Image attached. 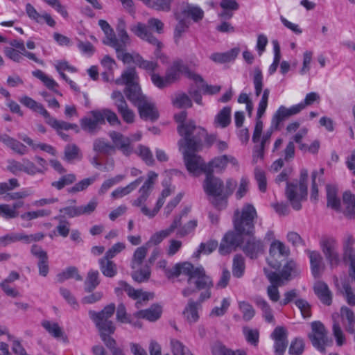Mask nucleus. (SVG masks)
<instances>
[{
	"label": "nucleus",
	"mask_w": 355,
	"mask_h": 355,
	"mask_svg": "<svg viewBox=\"0 0 355 355\" xmlns=\"http://www.w3.org/2000/svg\"><path fill=\"white\" fill-rule=\"evenodd\" d=\"M257 211L253 205L243 206L241 213H234V226L235 232H228L223 236L218 251L226 255L240 247L244 254L252 259H257L264 251L263 241L254 236V223Z\"/></svg>",
	"instance_id": "obj_1"
},
{
	"label": "nucleus",
	"mask_w": 355,
	"mask_h": 355,
	"mask_svg": "<svg viewBox=\"0 0 355 355\" xmlns=\"http://www.w3.org/2000/svg\"><path fill=\"white\" fill-rule=\"evenodd\" d=\"M115 312V304L110 303L101 311L90 310L88 312L89 318L94 322L101 340L109 348L113 355H125L123 350L116 347V340L111 336L116 330V327L110 318Z\"/></svg>",
	"instance_id": "obj_2"
},
{
	"label": "nucleus",
	"mask_w": 355,
	"mask_h": 355,
	"mask_svg": "<svg viewBox=\"0 0 355 355\" xmlns=\"http://www.w3.org/2000/svg\"><path fill=\"white\" fill-rule=\"evenodd\" d=\"M203 138L200 137L199 144H193L196 139L187 140L185 143L178 142L180 150L183 155V160L187 171L194 176H198L200 173H206V163L203 159L196 154L203 147Z\"/></svg>",
	"instance_id": "obj_3"
},
{
	"label": "nucleus",
	"mask_w": 355,
	"mask_h": 355,
	"mask_svg": "<svg viewBox=\"0 0 355 355\" xmlns=\"http://www.w3.org/2000/svg\"><path fill=\"white\" fill-rule=\"evenodd\" d=\"M182 73L185 74L189 78L193 80L196 83H202L204 81L200 75L191 71L189 67L184 65L181 60L174 61L172 65L166 69L164 76L153 73L151 74V80L157 87L163 89L178 81Z\"/></svg>",
	"instance_id": "obj_4"
},
{
	"label": "nucleus",
	"mask_w": 355,
	"mask_h": 355,
	"mask_svg": "<svg viewBox=\"0 0 355 355\" xmlns=\"http://www.w3.org/2000/svg\"><path fill=\"white\" fill-rule=\"evenodd\" d=\"M184 272L189 277L187 282L189 284H194L196 290L204 291L200 296V302L211 297V288L214 284L211 277L206 274L202 266L194 267L193 264H185Z\"/></svg>",
	"instance_id": "obj_5"
},
{
	"label": "nucleus",
	"mask_w": 355,
	"mask_h": 355,
	"mask_svg": "<svg viewBox=\"0 0 355 355\" xmlns=\"http://www.w3.org/2000/svg\"><path fill=\"white\" fill-rule=\"evenodd\" d=\"M187 112L182 111L174 115L175 121L178 123L177 131L181 139L178 142L185 143L187 140L196 139L193 144H199L200 137H204L206 135V130L199 125H197L194 121H187Z\"/></svg>",
	"instance_id": "obj_6"
},
{
	"label": "nucleus",
	"mask_w": 355,
	"mask_h": 355,
	"mask_svg": "<svg viewBox=\"0 0 355 355\" xmlns=\"http://www.w3.org/2000/svg\"><path fill=\"white\" fill-rule=\"evenodd\" d=\"M92 117L85 116L80 120L81 128L89 134H95L99 125L105 123V119L111 125H120L117 115L110 109L96 110L90 112Z\"/></svg>",
	"instance_id": "obj_7"
},
{
	"label": "nucleus",
	"mask_w": 355,
	"mask_h": 355,
	"mask_svg": "<svg viewBox=\"0 0 355 355\" xmlns=\"http://www.w3.org/2000/svg\"><path fill=\"white\" fill-rule=\"evenodd\" d=\"M308 171L302 169L299 182H286L285 190L286 197L293 209L299 211L302 209L301 202L306 200Z\"/></svg>",
	"instance_id": "obj_8"
},
{
	"label": "nucleus",
	"mask_w": 355,
	"mask_h": 355,
	"mask_svg": "<svg viewBox=\"0 0 355 355\" xmlns=\"http://www.w3.org/2000/svg\"><path fill=\"white\" fill-rule=\"evenodd\" d=\"M311 332L308 334L313 346L322 353H325V346L329 344L328 331L320 321L311 324Z\"/></svg>",
	"instance_id": "obj_9"
},
{
	"label": "nucleus",
	"mask_w": 355,
	"mask_h": 355,
	"mask_svg": "<svg viewBox=\"0 0 355 355\" xmlns=\"http://www.w3.org/2000/svg\"><path fill=\"white\" fill-rule=\"evenodd\" d=\"M206 178L202 183L205 193L214 198L212 203L219 207V200L223 201V180L214 174L205 173Z\"/></svg>",
	"instance_id": "obj_10"
},
{
	"label": "nucleus",
	"mask_w": 355,
	"mask_h": 355,
	"mask_svg": "<svg viewBox=\"0 0 355 355\" xmlns=\"http://www.w3.org/2000/svg\"><path fill=\"white\" fill-rule=\"evenodd\" d=\"M321 250L331 268H335L340 263L338 241L333 236H323L320 241Z\"/></svg>",
	"instance_id": "obj_11"
},
{
	"label": "nucleus",
	"mask_w": 355,
	"mask_h": 355,
	"mask_svg": "<svg viewBox=\"0 0 355 355\" xmlns=\"http://www.w3.org/2000/svg\"><path fill=\"white\" fill-rule=\"evenodd\" d=\"M263 272L270 283V285L267 288V295L272 302H277L280 299L278 288L284 286V282L279 279L275 271L265 268H263Z\"/></svg>",
	"instance_id": "obj_12"
},
{
	"label": "nucleus",
	"mask_w": 355,
	"mask_h": 355,
	"mask_svg": "<svg viewBox=\"0 0 355 355\" xmlns=\"http://www.w3.org/2000/svg\"><path fill=\"white\" fill-rule=\"evenodd\" d=\"M109 136L113 143L114 153L116 149L125 156H129L132 153V139L130 137H125L121 132L116 131L110 132Z\"/></svg>",
	"instance_id": "obj_13"
},
{
	"label": "nucleus",
	"mask_w": 355,
	"mask_h": 355,
	"mask_svg": "<svg viewBox=\"0 0 355 355\" xmlns=\"http://www.w3.org/2000/svg\"><path fill=\"white\" fill-rule=\"evenodd\" d=\"M111 98L114 101L117 111L121 115L123 121L128 123H132L134 121L135 114L128 107L122 93L120 91H114Z\"/></svg>",
	"instance_id": "obj_14"
},
{
	"label": "nucleus",
	"mask_w": 355,
	"mask_h": 355,
	"mask_svg": "<svg viewBox=\"0 0 355 355\" xmlns=\"http://www.w3.org/2000/svg\"><path fill=\"white\" fill-rule=\"evenodd\" d=\"M111 98L114 101L117 111L121 115L123 121L128 123H132L134 121L135 114L128 107L122 93L120 91H114Z\"/></svg>",
	"instance_id": "obj_15"
},
{
	"label": "nucleus",
	"mask_w": 355,
	"mask_h": 355,
	"mask_svg": "<svg viewBox=\"0 0 355 355\" xmlns=\"http://www.w3.org/2000/svg\"><path fill=\"white\" fill-rule=\"evenodd\" d=\"M302 111L301 105H295L290 108L281 105L274 114L271 121V128L277 130L280 123L291 116L298 114Z\"/></svg>",
	"instance_id": "obj_16"
},
{
	"label": "nucleus",
	"mask_w": 355,
	"mask_h": 355,
	"mask_svg": "<svg viewBox=\"0 0 355 355\" xmlns=\"http://www.w3.org/2000/svg\"><path fill=\"white\" fill-rule=\"evenodd\" d=\"M157 178V174L153 171H150L148 173L147 180L139 189V196L135 200H134L132 205L136 207H141L143 205V204L147 200L148 196H150Z\"/></svg>",
	"instance_id": "obj_17"
},
{
	"label": "nucleus",
	"mask_w": 355,
	"mask_h": 355,
	"mask_svg": "<svg viewBox=\"0 0 355 355\" xmlns=\"http://www.w3.org/2000/svg\"><path fill=\"white\" fill-rule=\"evenodd\" d=\"M274 340L275 352L278 355H283L288 346L287 332L283 327H277L271 334Z\"/></svg>",
	"instance_id": "obj_18"
},
{
	"label": "nucleus",
	"mask_w": 355,
	"mask_h": 355,
	"mask_svg": "<svg viewBox=\"0 0 355 355\" xmlns=\"http://www.w3.org/2000/svg\"><path fill=\"white\" fill-rule=\"evenodd\" d=\"M138 108L140 117L144 120L156 121L159 117V113L153 103L147 98L136 105Z\"/></svg>",
	"instance_id": "obj_19"
},
{
	"label": "nucleus",
	"mask_w": 355,
	"mask_h": 355,
	"mask_svg": "<svg viewBox=\"0 0 355 355\" xmlns=\"http://www.w3.org/2000/svg\"><path fill=\"white\" fill-rule=\"evenodd\" d=\"M350 282L349 280L344 279L340 284L337 278L334 281L338 294L343 296L349 306H355V288L350 286Z\"/></svg>",
	"instance_id": "obj_20"
},
{
	"label": "nucleus",
	"mask_w": 355,
	"mask_h": 355,
	"mask_svg": "<svg viewBox=\"0 0 355 355\" xmlns=\"http://www.w3.org/2000/svg\"><path fill=\"white\" fill-rule=\"evenodd\" d=\"M131 31L139 38L146 40L149 44L155 46H163L162 43L155 37L148 28L142 23H138L136 26L131 28Z\"/></svg>",
	"instance_id": "obj_21"
},
{
	"label": "nucleus",
	"mask_w": 355,
	"mask_h": 355,
	"mask_svg": "<svg viewBox=\"0 0 355 355\" xmlns=\"http://www.w3.org/2000/svg\"><path fill=\"white\" fill-rule=\"evenodd\" d=\"M301 272L299 266L293 261L291 260L283 266L277 275L280 280L284 282L286 285L293 278L298 276Z\"/></svg>",
	"instance_id": "obj_22"
},
{
	"label": "nucleus",
	"mask_w": 355,
	"mask_h": 355,
	"mask_svg": "<svg viewBox=\"0 0 355 355\" xmlns=\"http://www.w3.org/2000/svg\"><path fill=\"white\" fill-rule=\"evenodd\" d=\"M313 291L320 302L330 306L332 304L333 295L328 285L322 281H318L314 284Z\"/></svg>",
	"instance_id": "obj_23"
},
{
	"label": "nucleus",
	"mask_w": 355,
	"mask_h": 355,
	"mask_svg": "<svg viewBox=\"0 0 355 355\" xmlns=\"http://www.w3.org/2000/svg\"><path fill=\"white\" fill-rule=\"evenodd\" d=\"M202 302H200V298L197 301H194L193 299L189 300L187 306L182 311V314L190 324L198 321L199 318L198 310L201 308Z\"/></svg>",
	"instance_id": "obj_24"
},
{
	"label": "nucleus",
	"mask_w": 355,
	"mask_h": 355,
	"mask_svg": "<svg viewBox=\"0 0 355 355\" xmlns=\"http://www.w3.org/2000/svg\"><path fill=\"white\" fill-rule=\"evenodd\" d=\"M124 93L127 98L135 106L146 98V96L141 94V87L138 83L125 87Z\"/></svg>",
	"instance_id": "obj_25"
},
{
	"label": "nucleus",
	"mask_w": 355,
	"mask_h": 355,
	"mask_svg": "<svg viewBox=\"0 0 355 355\" xmlns=\"http://www.w3.org/2000/svg\"><path fill=\"white\" fill-rule=\"evenodd\" d=\"M162 315V308L157 304L152 305L149 309L140 310L135 313V316L139 318L146 319L150 322L157 320Z\"/></svg>",
	"instance_id": "obj_26"
},
{
	"label": "nucleus",
	"mask_w": 355,
	"mask_h": 355,
	"mask_svg": "<svg viewBox=\"0 0 355 355\" xmlns=\"http://www.w3.org/2000/svg\"><path fill=\"white\" fill-rule=\"evenodd\" d=\"M310 258L311 270L315 278L320 276L322 270V257L318 251L307 250Z\"/></svg>",
	"instance_id": "obj_27"
},
{
	"label": "nucleus",
	"mask_w": 355,
	"mask_h": 355,
	"mask_svg": "<svg viewBox=\"0 0 355 355\" xmlns=\"http://www.w3.org/2000/svg\"><path fill=\"white\" fill-rule=\"evenodd\" d=\"M98 262L100 270L104 276L112 278L117 274L116 264L110 259L103 257Z\"/></svg>",
	"instance_id": "obj_28"
},
{
	"label": "nucleus",
	"mask_w": 355,
	"mask_h": 355,
	"mask_svg": "<svg viewBox=\"0 0 355 355\" xmlns=\"http://www.w3.org/2000/svg\"><path fill=\"white\" fill-rule=\"evenodd\" d=\"M180 15L191 18L194 22L201 21L204 17V11L198 6L187 3L182 9Z\"/></svg>",
	"instance_id": "obj_29"
},
{
	"label": "nucleus",
	"mask_w": 355,
	"mask_h": 355,
	"mask_svg": "<svg viewBox=\"0 0 355 355\" xmlns=\"http://www.w3.org/2000/svg\"><path fill=\"white\" fill-rule=\"evenodd\" d=\"M240 49L234 48L225 53H214L210 55V59L216 63H226L234 60L237 57Z\"/></svg>",
	"instance_id": "obj_30"
},
{
	"label": "nucleus",
	"mask_w": 355,
	"mask_h": 355,
	"mask_svg": "<svg viewBox=\"0 0 355 355\" xmlns=\"http://www.w3.org/2000/svg\"><path fill=\"white\" fill-rule=\"evenodd\" d=\"M340 316L343 320H346L345 330L349 334L355 333V315L354 311L346 306L340 308Z\"/></svg>",
	"instance_id": "obj_31"
},
{
	"label": "nucleus",
	"mask_w": 355,
	"mask_h": 355,
	"mask_svg": "<svg viewBox=\"0 0 355 355\" xmlns=\"http://www.w3.org/2000/svg\"><path fill=\"white\" fill-rule=\"evenodd\" d=\"M254 303L261 310L262 315L265 320L268 323H274L275 318L272 309L268 302L264 298L258 296L255 297Z\"/></svg>",
	"instance_id": "obj_32"
},
{
	"label": "nucleus",
	"mask_w": 355,
	"mask_h": 355,
	"mask_svg": "<svg viewBox=\"0 0 355 355\" xmlns=\"http://www.w3.org/2000/svg\"><path fill=\"white\" fill-rule=\"evenodd\" d=\"M100 275L98 270L88 271L84 282V290L86 293L93 292L100 284Z\"/></svg>",
	"instance_id": "obj_33"
},
{
	"label": "nucleus",
	"mask_w": 355,
	"mask_h": 355,
	"mask_svg": "<svg viewBox=\"0 0 355 355\" xmlns=\"http://www.w3.org/2000/svg\"><path fill=\"white\" fill-rule=\"evenodd\" d=\"M1 139V142H3L6 146L11 148L15 153L21 155L27 153L28 149L25 145L17 139L10 137L7 134H3V137Z\"/></svg>",
	"instance_id": "obj_34"
},
{
	"label": "nucleus",
	"mask_w": 355,
	"mask_h": 355,
	"mask_svg": "<svg viewBox=\"0 0 355 355\" xmlns=\"http://www.w3.org/2000/svg\"><path fill=\"white\" fill-rule=\"evenodd\" d=\"M34 77L40 80L44 85L49 89L52 90L55 94L62 96V93L60 92L56 88L58 87V84L51 77L46 75L42 71L37 69L32 72Z\"/></svg>",
	"instance_id": "obj_35"
},
{
	"label": "nucleus",
	"mask_w": 355,
	"mask_h": 355,
	"mask_svg": "<svg viewBox=\"0 0 355 355\" xmlns=\"http://www.w3.org/2000/svg\"><path fill=\"white\" fill-rule=\"evenodd\" d=\"M327 207L335 210H339L340 207V200L337 196L338 189L336 186L327 184L326 186Z\"/></svg>",
	"instance_id": "obj_36"
},
{
	"label": "nucleus",
	"mask_w": 355,
	"mask_h": 355,
	"mask_svg": "<svg viewBox=\"0 0 355 355\" xmlns=\"http://www.w3.org/2000/svg\"><path fill=\"white\" fill-rule=\"evenodd\" d=\"M138 75L135 67H128L121 77L116 80L117 85H125V87L137 83Z\"/></svg>",
	"instance_id": "obj_37"
},
{
	"label": "nucleus",
	"mask_w": 355,
	"mask_h": 355,
	"mask_svg": "<svg viewBox=\"0 0 355 355\" xmlns=\"http://www.w3.org/2000/svg\"><path fill=\"white\" fill-rule=\"evenodd\" d=\"M144 178L141 176L136 179L135 181L130 182L126 187H119L116 189L112 192V197L113 198H120L129 194L132 191H134L142 182Z\"/></svg>",
	"instance_id": "obj_38"
},
{
	"label": "nucleus",
	"mask_w": 355,
	"mask_h": 355,
	"mask_svg": "<svg viewBox=\"0 0 355 355\" xmlns=\"http://www.w3.org/2000/svg\"><path fill=\"white\" fill-rule=\"evenodd\" d=\"M228 163V156L226 155L218 156L211 159L208 164H206V173L214 174V170H223Z\"/></svg>",
	"instance_id": "obj_39"
},
{
	"label": "nucleus",
	"mask_w": 355,
	"mask_h": 355,
	"mask_svg": "<svg viewBox=\"0 0 355 355\" xmlns=\"http://www.w3.org/2000/svg\"><path fill=\"white\" fill-rule=\"evenodd\" d=\"M48 124L54 128L56 132L62 131V130H69L70 129L73 130L76 133L80 132V128L76 123H70L64 121H59L52 117L50 119V121H48Z\"/></svg>",
	"instance_id": "obj_40"
},
{
	"label": "nucleus",
	"mask_w": 355,
	"mask_h": 355,
	"mask_svg": "<svg viewBox=\"0 0 355 355\" xmlns=\"http://www.w3.org/2000/svg\"><path fill=\"white\" fill-rule=\"evenodd\" d=\"M93 150L101 154L111 155L114 153V147L103 138H97L94 141Z\"/></svg>",
	"instance_id": "obj_41"
},
{
	"label": "nucleus",
	"mask_w": 355,
	"mask_h": 355,
	"mask_svg": "<svg viewBox=\"0 0 355 355\" xmlns=\"http://www.w3.org/2000/svg\"><path fill=\"white\" fill-rule=\"evenodd\" d=\"M82 157L80 150L75 144H67L64 150V159L68 162L80 160Z\"/></svg>",
	"instance_id": "obj_42"
},
{
	"label": "nucleus",
	"mask_w": 355,
	"mask_h": 355,
	"mask_svg": "<svg viewBox=\"0 0 355 355\" xmlns=\"http://www.w3.org/2000/svg\"><path fill=\"white\" fill-rule=\"evenodd\" d=\"M175 18L178 21L174 31V40L176 44L178 43L179 40L181 38L182 34L189 28V24L186 20L181 17L179 12L174 13Z\"/></svg>",
	"instance_id": "obj_43"
},
{
	"label": "nucleus",
	"mask_w": 355,
	"mask_h": 355,
	"mask_svg": "<svg viewBox=\"0 0 355 355\" xmlns=\"http://www.w3.org/2000/svg\"><path fill=\"white\" fill-rule=\"evenodd\" d=\"M98 178V174L85 178L78 182L76 183L73 187L68 189V192L70 193H76L80 191L85 190L88 187L92 184Z\"/></svg>",
	"instance_id": "obj_44"
},
{
	"label": "nucleus",
	"mask_w": 355,
	"mask_h": 355,
	"mask_svg": "<svg viewBox=\"0 0 355 355\" xmlns=\"http://www.w3.org/2000/svg\"><path fill=\"white\" fill-rule=\"evenodd\" d=\"M19 138L21 140H23L25 143H26L28 145L31 146V148L33 150H37V148H40L42 150L45 151L52 155H55L56 154L55 149L51 145L42 143L35 144L33 140L26 135L20 136Z\"/></svg>",
	"instance_id": "obj_45"
},
{
	"label": "nucleus",
	"mask_w": 355,
	"mask_h": 355,
	"mask_svg": "<svg viewBox=\"0 0 355 355\" xmlns=\"http://www.w3.org/2000/svg\"><path fill=\"white\" fill-rule=\"evenodd\" d=\"M118 285L119 286L114 289L116 294L119 295L121 291H124L130 298L133 300L139 299L138 294L140 293V289H135L126 282L122 280L118 282Z\"/></svg>",
	"instance_id": "obj_46"
},
{
	"label": "nucleus",
	"mask_w": 355,
	"mask_h": 355,
	"mask_svg": "<svg viewBox=\"0 0 355 355\" xmlns=\"http://www.w3.org/2000/svg\"><path fill=\"white\" fill-rule=\"evenodd\" d=\"M148 252V248L146 245L137 248L132 256L130 266L132 269L139 268L143 263Z\"/></svg>",
	"instance_id": "obj_47"
},
{
	"label": "nucleus",
	"mask_w": 355,
	"mask_h": 355,
	"mask_svg": "<svg viewBox=\"0 0 355 355\" xmlns=\"http://www.w3.org/2000/svg\"><path fill=\"white\" fill-rule=\"evenodd\" d=\"M212 354L213 355H247L246 352L243 350L232 351L219 342L214 344Z\"/></svg>",
	"instance_id": "obj_48"
},
{
	"label": "nucleus",
	"mask_w": 355,
	"mask_h": 355,
	"mask_svg": "<svg viewBox=\"0 0 355 355\" xmlns=\"http://www.w3.org/2000/svg\"><path fill=\"white\" fill-rule=\"evenodd\" d=\"M231 122V107H224L216 116L215 123L221 128H226Z\"/></svg>",
	"instance_id": "obj_49"
},
{
	"label": "nucleus",
	"mask_w": 355,
	"mask_h": 355,
	"mask_svg": "<svg viewBox=\"0 0 355 355\" xmlns=\"http://www.w3.org/2000/svg\"><path fill=\"white\" fill-rule=\"evenodd\" d=\"M42 326L55 338H63L64 334L57 322H51L49 320H43Z\"/></svg>",
	"instance_id": "obj_50"
},
{
	"label": "nucleus",
	"mask_w": 355,
	"mask_h": 355,
	"mask_svg": "<svg viewBox=\"0 0 355 355\" xmlns=\"http://www.w3.org/2000/svg\"><path fill=\"white\" fill-rule=\"evenodd\" d=\"M252 80L254 87V94L257 96H259L263 90V77L262 71L259 67L254 68Z\"/></svg>",
	"instance_id": "obj_51"
},
{
	"label": "nucleus",
	"mask_w": 355,
	"mask_h": 355,
	"mask_svg": "<svg viewBox=\"0 0 355 355\" xmlns=\"http://www.w3.org/2000/svg\"><path fill=\"white\" fill-rule=\"evenodd\" d=\"M245 270V260L242 255L236 254L233 259L232 274L234 277L240 278Z\"/></svg>",
	"instance_id": "obj_52"
},
{
	"label": "nucleus",
	"mask_w": 355,
	"mask_h": 355,
	"mask_svg": "<svg viewBox=\"0 0 355 355\" xmlns=\"http://www.w3.org/2000/svg\"><path fill=\"white\" fill-rule=\"evenodd\" d=\"M135 63L143 69L150 72V75L157 69L158 64L157 62L144 60L139 53L135 54Z\"/></svg>",
	"instance_id": "obj_53"
},
{
	"label": "nucleus",
	"mask_w": 355,
	"mask_h": 355,
	"mask_svg": "<svg viewBox=\"0 0 355 355\" xmlns=\"http://www.w3.org/2000/svg\"><path fill=\"white\" fill-rule=\"evenodd\" d=\"M76 181V176L73 173H69L62 175L58 181L51 182V187L61 190L66 186L72 184Z\"/></svg>",
	"instance_id": "obj_54"
},
{
	"label": "nucleus",
	"mask_w": 355,
	"mask_h": 355,
	"mask_svg": "<svg viewBox=\"0 0 355 355\" xmlns=\"http://www.w3.org/2000/svg\"><path fill=\"white\" fill-rule=\"evenodd\" d=\"M243 334L245 336L246 341L256 347L258 345L259 341V331L257 329H250L248 327H243Z\"/></svg>",
	"instance_id": "obj_55"
},
{
	"label": "nucleus",
	"mask_w": 355,
	"mask_h": 355,
	"mask_svg": "<svg viewBox=\"0 0 355 355\" xmlns=\"http://www.w3.org/2000/svg\"><path fill=\"white\" fill-rule=\"evenodd\" d=\"M104 33L106 36V40H103L104 44L113 47L116 53H119L123 50L122 44H121L119 40L116 39L112 28L105 31Z\"/></svg>",
	"instance_id": "obj_56"
},
{
	"label": "nucleus",
	"mask_w": 355,
	"mask_h": 355,
	"mask_svg": "<svg viewBox=\"0 0 355 355\" xmlns=\"http://www.w3.org/2000/svg\"><path fill=\"white\" fill-rule=\"evenodd\" d=\"M171 0H146L145 3L157 10L168 12L171 10Z\"/></svg>",
	"instance_id": "obj_57"
},
{
	"label": "nucleus",
	"mask_w": 355,
	"mask_h": 355,
	"mask_svg": "<svg viewBox=\"0 0 355 355\" xmlns=\"http://www.w3.org/2000/svg\"><path fill=\"white\" fill-rule=\"evenodd\" d=\"M343 201L346 205L347 213L352 216H355V196L350 191H345L343 195Z\"/></svg>",
	"instance_id": "obj_58"
},
{
	"label": "nucleus",
	"mask_w": 355,
	"mask_h": 355,
	"mask_svg": "<svg viewBox=\"0 0 355 355\" xmlns=\"http://www.w3.org/2000/svg\"><path fill=\"white\" fill-rule=\"evenodd\" d=\"M269 253L271 256H275L277 253H279L281 256H288L289 250L282 242L274 241L270 244Z\"/></svg>",
	"instance_id": "obj_59"
},
{
	"label": "nucleus",
	"mask_w": 355,
	"mask_h": 355,
	"mask_svg": "<svg viewBox=\"0 0 355 355\" xmlns=\"http://www.w3.org/2000/svg\"><path fill=\"white\" fill-rule=\"evenodd\" d=\"M132 278L138 283L147 282L150 277V270L148 266H145L143 268L133 271L131 274Z\"/></svg>",
	"instance_id": "obj_60"
},
{
	"label": "nucleus",
	"mask_w": 355,
	"mask_h": 355,
	"mask_svg": "<svg viewBox=\"0 0 355 355\" xmlns=\"http://www.w3.org/2000/svg\"><path fill=\"white\" fill-rule=\"evenodd\" d=\"M239 307L243 313V319L245 321H250L255 315V310L248 302L243 301L239 304Z\"/></svg>",
	"instance_id": "obj_61"
},
{
	"label": "nucleus",
	"mask_w": 355,
	"mask_h": 355,
	"mask_svg": "<svg viewBox=\"0 0 355 355\" xmlns=\"http://www.w3.org/2000/svg\"><path fill=\"white\" fill-rule=\"evenodd\" d=\"M171 345L173 355H193L189 349L178 340H171Z\"/></svg>",
	"instance_id": "obj_62"
},
{
	"label": "nucleus",
	"mask_w": 355,
	"mask_h": 355,
	"mask_svg": "<svg viewBox=\"0 0 355 355\" xmlns=\"http://www.w3.org/2000/svg\"><path fill=\"white\" fill-rule=\"evenodd\" d=\"M173 104L178 108L191 107L192 102L191 98L186 94H178L173 100Z\"/></svg>",
	"instance_id": "obj_63"
},
{
	"label": "nucleus",
	"mask_w": 355,
	"mask_h": 355,
	"mask_svg": "<svg viewBox=\"0 0 355 355\" xmlns=\"http://www.w3.org/2000/svg\"><path fill=\"white\" fill-rule=\"evenodd\" d=\"M304 349V343L302 338H296L291 343L288 353L291 355H301Z\"/></svg>",
	"instance_id": "obj_64"
}]
</instances>
